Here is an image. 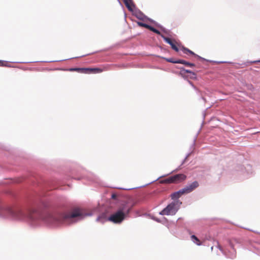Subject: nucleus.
Instances as JSON below:
<instances>
[{
    "instance_id": "1",
    "label": "nucleus",
    "mask_w": 260,
    "mask_h": 260,
    "mask_svg": "<svg viewBox=\"0 0 260 260\" xmlns=\"http://www.w3.org/2000/svg\"><path fill=\"white\" fill-rule=\"evenodd\" d=\"M117 210L115 212V223H121L128 215L134 206L133 199L129 197L123 198L120 201Z\"/></svg>"
},
{
    "instance_id": "2",
    "label": "nucleus",
    "mask_w": 260,
    "mask_h": 260,
    "mask_svg": "<svg viewBox=\"0 0 260 260\" xmlns=\"http://www.w3.org/2000/svg\"><path fill=\"white\" fill-rule=\"evenodd\" d=\"M10 214L17 219L20 220L27 219L30 221L34 222L40 218V213L36 209H31L26 212L20 210L14 211L11 208L8 209Z\"/></svg>"
},
{
    "instance_id": "3",
    "label": "nucleus",
    "mask_w": 260,
    "mask_h": 260,
    "mask_svg": "<svg viewBox=\"0 0 260 260\" xmlns=\"http://www.w3.org/2000/svg\"><path fill=\"white\" fill-rule=\"evenodd\" d=\"M182 204L179 201L173 202L160 212V214L165 215H175Z\"/></svg>"
},
{
    "instance_id": "4",
    "label": "nucleus",
    "mask_w": 260,
    "mask_h": 260,
    "mask_svg": "<svg viewBox=\"0 0 260 260\" xmlns=\"http://www.w3.org/2000/svg\"><path fill=\"white\" fill-rule=\"evenodd\" d=\"M70 71L72 72H77L83 74H96L101 73L103 70L98 68H71L69 70Z\"/></svg>"
},
{
    "instance_id": "5",
    "label": "nucleus",
    "mask_w": 260,
    "mask_h": 260,
    "mask_svg": "<svg viewBox=\"0 0 260 260\" xmlns=\"http://www.w3.org/2000/svg\"><path fill=\"white\" fill-rule=\"evenodd\" d=\"M161 37L163 38L164 41L170 44L171 48L175 51L178 52L179 51L178 47L180 46L179 44L175 40H172L171 38L165 37L164 35H161Z\"/></svg>"
},
{
    "instance_id": "6",
    "label": "nucleus",
    "mask_w": 260,
    "mask_h": 260,
    "mask_svg": "<svg viewBox=\"0 0 260 260\" xmlns=\"http://www.w3.org/2000/svg\"><path fill=\"white\" fill-rule=\"evenodd\" d=\"M199 186V183L197 181H194L190 184L185 186L183 189L184 190L185 194L188 193L192 191L194 189Z\"/></svg>"
},
{
    "instance_id": "7",
    "label": "nucleus",
    "mask_w": 260,
    "mask_h": 260,
    "mask_svg": "<svg viewBox=\"0 0 260 260\" xmlns=\"http://www.w3.org/2000/svg\"><path fill=\"white\" fill-rule=\"evenodd\" d=\"M172 178L173 182V183H178L184 180L186 178V176L184 174H179L172 176Z\"/></svg>"
},
{
    "instance_id": "8",
    "label": "nucleus",
    "mask_w": 260,
    "mask_h": 260,
    "mask_svg": "<svg viewBox=\"0 0 260 260\" xmlns=\"http://www.w3.org/2000/svg\"><path fill=\"white\" fill-rule=\"evenodd\" d=\"M81 215V213L79 210L75 209L71 213L67 214L64 216V219L74 218Z\"/></svg>"
},
{
    "instance_id": "9",
    "label": "nucleus",
    "mask_w": 260,
    "mask_h": 260,
    "mask_svg": "<svg viewBox=\"0 0 260 260\" xmlns=\"http://www.w3.org/2000/svg\"><path fill=\"white\" fill-rule=\"evenodd\" d=\"M107 214V212L103 213L101 216H99L97 218V220L103 221V219L106 221L109 220L112 222H114V214H111L109 216H108Z\"/></svg>"
},
{
    "instance_id": "10",
    "label": "nucleus",
    "mask_w": 260,
    "mask_h": 260,
    "mask_svg": "<svg viewBox=\"0 0 260 260\" xmlns=\"http://www.w3.org/2000/svg\"><path fill=\"white\" fill-rule=\"evenodd\" d=\"M238 241L236 239H232L229 240V243L231 247L234 250V253L231 256V258H235L236 257V250L234 248L235 243H238Z\"/></svg>"
},
{
    "instance_id": "11",
    "label": "nucleus",
    "mask_w": 260,
    "mask_h": 260,
    "mask_svg": "<svg viewBox=\"0 0 260 260\" xmlns=\"http://www.w3.org/2000/svg\"><path fill=\"white\" fill-rule=\"evenodd\" d=\"M185 194L184 190L183 189L179 190L178 191L175 192L171 194V197L173 200H176L179 198L182 195Z\"/></svg>"
},
{
    "instance_id": "12",
    "label": "nucleus",
    "mask_w": 260,
    "mask_h": 260,
    "mask_svg": "<svg viewBox=\"0 0 260 260\" xmlns=\"http://www.w3.org/2000/svg\"><path fill=\"white\" fill-rule=\"evenodd\" d=\"M125 6L130 11H133L135 8V5L134 4L132 0H123Z\"/></svg>"
},
{
    "instance_id": "13",
    "label": "nucleus",
    "mask_w": 260,
    "mask_h": 260,
    "mask_svg": "<svg viewBox=\"0 0 260 260\" xmlns=\"http://www.w3.org/2000/svg\"><path fill=\"white\" fill-rule=\"evenodd\" d=\"M177 62H178V63L183 64H185L186 66H189L191 67L195 66L194 64L187 62V61H186L184 60H182V59H178V60H177Z\"/></svg>"
},
{
    "instance_id": "14",
    "label": "nucleus",
    "mask_w": 260,
    "mask_h": 260,
    "mask_svg": "<svg viewBox=\"0 0 260 260\" xmlns=\"http://www.w3.org/2000/svg\"><path fill=\"white\" fill-rule=\"evenodd\" d=\"M181 49L183 51V53L185 54H187L188 53L194 55L196 56H198L197 54H196L194 52H193L192 51L189 50L188 49L185 48L184 47H182Z\"/></svg>"
},
{
    "instance_id": "15",
    "label": "nucleus",
    "mask_w": 260,
    "mask_h": 260,
    "mask_svg": "<svg viewBox=\"0 0 260 260\" xmlns=\"http://www.w3.org/2000/svg\"><path fill=\"white\" fill-rule=\"evenodd\" d=\"M191 238L193 242L196 243L197 245H201L202 244L201 242H200V240L195 236V235H192L191 236Z\"/></svg>"
},
{
    "instance_id": "16",
    "label": "nucleus",
    "mask_w": 260,
    "mask_h": 260,
    "mask_svg": "<svg viewBox=\"0 0 260 260\" xmlns=\"http://www.w3.org/2000/svg\"><path fill=\"white\" fill-rule=\"evenodd\" d=\"M160 182L161 183H167V184H171V183H173L172 178V176H171L169 178H167L166 179L161 180Z\"/></svg>"
},
{
    "instance_id": "17",
    "label": "nucleus",
    "mask_w": 260,
    "mask_h": 260,
    "mask_svg": "<svg viewBox=\"0 0 260 260\" xmlns=\"http://www.w3.org/2000/svg\"><path fill=\"white\" fill-rule=\"evenodd\" d=\"M148 29H149L150 30L153 31V32L157 34V35H159L161 36V32L157 29H156V28H155L154 27L151 26L150 25Z\"/></svg>"
},
{
    "instance_id": "18",
    "label": "nucleus",
    "mask_w": 260,
    "mask_h": 260,
    "mask_svg": "<svg viewBox=\"0 0 260 260\" xmlns=\"http://www.w3.org/2000/svg\"><path fill=\"white\" fill-rule=\"evenodd\" d=\"M137 24L139 26H142V27H144L145 28H146L147 29L149 28L150 25L147 24H146V23H144L143 22H137Z\"/></svg>"
},
{
    "instance_id": "19",
    "label": "nucleus",
    "mask_w": 260,
    "mask_h": 260,
    "mask_svg": "<svg viewBox=\"0 0 260 260\" xmlns=\"http://www.w3.org/2000/svg\"><path fill=\"white\" fill-rule=\"evenodd\" d=\"M8 62L0 60V67H6L7 66Z\"/></svg>"
},
{
    "instance_id": "20",
    "label": "nucleus",
    "mask_w": 260,
    "mask_h": 260,
    "mask_svg": "<svg viewBox=\"0 0 260 260\" xmlns=\"http://www.w3.org/2000/svg\"><path fill=\"white\" fill-rule=\"evenodd\" d=\"M181 71H182V72H183V73H187L192 74L193 75H194V76L195 75V74H194L193 72H191V71H190V70H186V69H182L181 70Z\"/></svg>"
},
{
    "instance_id": "21",
    "label": "nucleus",
    "mask_w": 260,
    "mask_h": 260,
    "mask_svg": "<svg viewBox=\"0 0 260 260\" xmlns=\"http://www.w3.org/2000/svg\"><path fill=\"white\" fill-rule=\"evenodd\" d=\"M168 62H172V63H178L177 62V60H175L174 59L171 58H168L166 59Z\"/></svg>"
},
{
    "instance_id": "22",
    "label": "nucleus",
    "mask_w": 260,
    "mask_h": 260,
    "mask_svg": "<svg viewBox=\"0 0 260 260\" xmlns=\"http://www.w3.org/2000/svg\"><path fill=\"white\" fill-rule=\"evenodd\" d=\"M114 198H115V204H117V201H119V200L117 198L116 195L115 193Z\"/></svg>"
},
{
    "instance_id": "23",
    "label": "nucleus",
    "mask_w": 260,
    "mask_h": 260,
    "mask_svg": "<svg viewBox=\"0 0 260 260\" xmlns=\"http://www.w3.org/2000/svg\"><path fill=\"white\" fill-rule=\"evenodd\" d=\"M218 248H219L221 251H222V247H221V246L220 245H219L218 246Z\"/></svg>"
},
{
    "instance_id": "24",
    "label": "nucleus",
    "mask_w": 260,
    "mask_h": 260,
    "mask_svg": "<svg viewBox=\"0 0 260 260\" xmlns=\"http://www.w3.org/2000/svg\"><path fill=\"white\" fill-rule=\"evenodd\" d=\"M111 198L114 199V192L111 193Z\"/></svg>"
},
{
    "instance_id": "25",
    "label": "nucleus",
    "mask_w": 260,
    "mask_h": 260,
    "mask_svg": "<svg viewBox=\"0 0 260 260\" xmlns=\"http://www.w3.org/2000/svg\"><path fill=\"white\" fill-rule=\"evenodd\" d=\"M51 218H53V219H54V220H56V219L54 217H53L52 215L51 216Z\"/></svg>"
}]
</instances>
